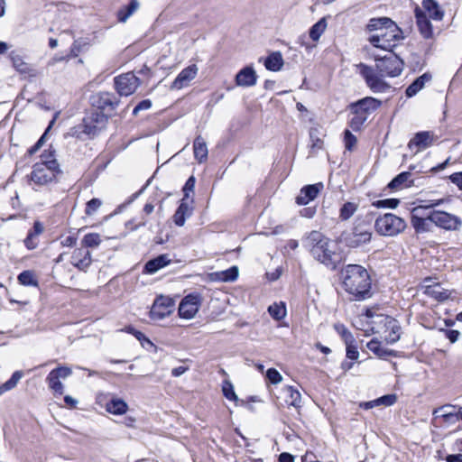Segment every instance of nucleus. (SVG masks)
Wrapping results in <instances>:
<instances>
[{"label":"nucleus","instance_id":"nucleus-1","mask_svg":"<svg viewBox=\"0 0 462 462\" xmlns=\"http://www.w3.org/2000/svg\"><path fill=\"white\" fill-rule=\"evenodd\" d=\"M403 67L402 60L393 51L383 58H375V68L364 63L358 65L360 74L374 93L386 92L390 88V85L384 81L383 78L399 76L402 72Z\"/></svg>","mask_w":462,"mask_h":462},{"label":"nucleus","instance_id":"nucleus-2","mask_svg":"<svg viewBox=\"0 0 462 462\" xmlns=\"http://www.w3.org/2000/svg\"><path fill=\"white\" fill-rule=\"evenodd\" d=\"M345 291L356 300L372 296V280L367 270L359 264H348L341 273Z\"/></svg>","mask_w":462,"mask_h":462},{"label":"nucleus","instance_id":"nucleus-3","mask_svg":"<svg viewBox=\"0 0 462 462\" xmlns=\"http://www.w3.org/2000/svg\"><path fill=\"white\" fill-rule=\"evenodd\" d=\"M370 32L377 31L369 37L370 43L379 49L392 51V49L403 39L402 30L387 17L373 18L367 24Z\"/></svg>","mask_w":462,"mask_h":462},{"label":"nucleus","instance_id":"nucleus-4","mask_svg":"<svg viewBox=\"0 0 462 462\" xmlns=\"http://www.w3.org/2000/svg\"><path fill=\"white\" fill-rule=\"evenodd\" d=\"M304 246L319 263L335 269V252L331 248L330 240L319 231H311L303 240Z\"/></svg>","mask_w":462,"mask_h":462},{"label":"nucleus","instance_id":"nucleus-5","mask_svg":"<svg viewBox=\"0 0 462 462\" xmlns=\"http://www.w3.org/2000/svg\"><path fill=\"white\" fill-rule=\"evenodd\" d=\"M36 162L30 174L31 182L36 187L49 186L57 181V176L61 173L60 165L56 159H43Z\"/></svg>","mask_w":462,"mask_h":462},{"label":"nucleus","instance_id":"nucleus-6","mask_svg":"<svg viewBox=\"0 0 462 462\" xmlns=\"http://www.w3.org/2000/svg\"><path fill=\"white\" fill-rule=\"evenodd\" d=\"M381 106V101L371 97H366L351 105L353 116L350 119L349 125L354 131H358L367 116L375 111Z\"/></svg>","mask_w":462,"mask_h":462},{"label":"nucleus","instance_id":"nucleus-7","mask_svg":"<svg viewBox=\"0 0 462 462\" xmlns=\"http://www.w3.org/2000/svg\"><path fill=\"white\" fill-rule=\"evenodd\" d=\"M406 226L405 220L393 213L379 216L374 221L375 231L383 236H396L402 233Z\"/></svg>","mask_w":462,"mask_h":462},{"label":"nucleus","instance_id":"nucleus-8","mask_svg":"<svg viewBox=\"0 0 462 462\" xmlns=\"http://www.w3.org/2000/svg\"><path fill=\"white\" fill-rule=\"evenodd\" d=\"M431 222L438 227L447 231H458L462 226V219L453 214L441 210H432L430 212Z\"/></svg>","mask_w":462,"mask_h":462},{"label":"nucleus","instance_id":"nucleus-9","mask_svg":"<svg viewBox=\"0 0 462 462\" xmlns=\"http://www.w3.org/2000/svg\"><path fill=\"white\" fill-rule=\"evenodd\" d=\"M107 121V115L97 111L93 112L83 119V133L94 137L106 128Z\"/></svg>","mask_w":462,"mask_h":462},{"label":"nucleus","instance_id":"nucleus-10","mask_svg":"<svg viewBox=\"0 0 462 462\" xmlns=\"http://www.w3.org/2000/svg\"><path fill=\"white\" fill-rule=\"evenodd\" d=\"M91 105L99 110V113L110 115L118 106L117 97L109 92H99L93 95L90 98Z\"/></svg>","mask_w":462,"mask_h":462},{"label":"nucleus","instance_id":"nucleus-11","mask_svg":"<svg viewBox=\"0 0 462 462\" xmlns=\"http://www.w3.org/2000/svg\"><path fill=\"white\" fill-rule=\"evenodd\" d=\"M372 231L367 225L357 224L353 228L352 233L346 237V244L351 248H357L368 244L372 239Z\"/></svg>","mask_w":462,"mask_h":462},{"label":"nucleus","instance_id":"nucleus-12","mask_svg":"<svg viewBox=\"0 0 462 462\" xmlns=\"http://www.w3.org/2000/svg\"><path fill=\"white\" fill-rule=\"evenodd\" d=\"M174 300L168 296L157 297L150 310L151 319L162 320L170 316L174 310Z\"/></svg>","mask_w":462,"mask_h":462},{"label":"nucleus","instance_id":"nucleus-13","mask_svg":"<svg viewBox=\"0 0 462 462\" xmlns=\"http://www.w3.org/2000/svg\"><path fill=\"white\" fill-rule=\"evenodd\" d=\"M71 374L72 370L68 366H59L51 370L46 378L49 388L56 394H63L64 385L60 382V379H66L71 375Z\"/></svg>","mask_w":462,"mask_h":462},{"label":"nucleus","instance_id":"nucleus-14","mask_svg":"<svg viewBox=\"0 0 462 462\" xmlns=\"http://www.w3.org/2000/svg\"><path fill=\"white\" fill-rule=\"evenodd\" d=\"M115 84L120 96H129L137 89L140 79L133 72H127L115 78Z\"/></svg>","mask_w":462,"mask_h":462},{"label":"nucleus","instance_id":"nucleus-15","mask_svg":"<svg viewBox=\"0 0 462 462\" xmlns=\"http://www.w3.org/2000/svg\"><path fill=\"white\" fill-rule=\"evenodd\" d=\"M200 300L199 294H189L184 297L179 306V315L186 319H192L199 311Z\"/></svg>","mask_w":462,"mask_h":462},{"label":"nucleus","instance_id":"nucleus-16","mask_svg":"<svg viewBox=\"0 0 462 462\" xmlns=\"http://www.w3.org/2000/svg\"><path fill=\"white\" fill-rule=\"evenodd\" d=\"M435 139L436 136L430 131L418 132L413 138L410 140L408 147L410 150H415V152H418L430 147Z\"/></svg>","mask_w":462,"mask_h":462},{"label":"nucleus","instance_id":"nucleus-17","mask_svg":"<svg viewBox=\"0 0 462 462\" xmlns=\"http://www.w3.org/2000/svg\"><path fill=\"white\" fill-rule=\"evenodd\" d=\"M411 223L416 233L430 232L433 224L430 218V213L426 215L424 212H420L418 208H412Z\"/></svg>","mask_w":462,"mask_h":462},{"label":"nucleus","instance_id":"nucleus-18","mask_svg":"<svg viewBox=\"0 0 462 462\" xmlns=\"http://www.w3.org/2000/svg\"><path fill=\"white\" fill-rule=\"evenodd\" d=\"M198 67L195 64L183 69L171 84V89H181L195 79L198 74Z\"/></svg>","mask_w":462,"mask_h":462},{"label":"nucleus","instance_id":"nucleus-19","mask_svg":"<svg viewBox=\"0 0 462 462\" xmlns=\"http://www.w3.org/2000/svg\"><path fill=\"white\" fill-rule=\"evenodd\" d=\"M324 189L322 182H318L311 185L304 186L300 192V195L296 198V202L299 205H307L310 201L314 200L319 193Z\"/></svg>","mask_w":462,"mask_h":462},{"label":"nucleus","instance_id":"nucleus-20","mask_svg":"<svg viewBox=\"0 0 462 462\" xmlns=\"http://www.w3.org/2000/svg\"><path fill=\"white\" fill-rule=\"evenodd\" d=\"M71 264L80 271H86L92 263L91 254L85 248H77L71 255Z\"/></svg>","mask_w":462,"mask_h":462},{"label":"nucleus","instance_id":"nucleus-21","mask_svg":"<svg viewBox=\"0 0 462 462\" xmlns=\"http://www.w3.org/2000/svg\"><path fill=\"white\" fill-rule=\"evenodd\" d=\"M236 84L238 87L249 88L253 87L257 82V75L251 66L243 68L236 76Z\"/></svg>","mask_w":462,"mask_h":462},{"label":"nucleus","instance_id":"nucleus-22","mask_svg":"<svg viewBox=\"0 0 462 462\" xmlns=\"http://www.w3.org/2000/svg\"><path fill=\"white\" fill-rule=\"evenodd\" d=\"M415 18L417 26L422 37L425 39L431 38L433 35L432 25L426 13L422 9L417 7L415 9Z\"/></svg>","mask_w":462,"mask_h":462},{"label":"nucleus","instance_id":"nucleus-23","mask_svg":"<svg viewBox=\"0 0 462 462\" xmlns=\"http://www.w3.org/2000/svg\"><path fill=\"white\" fill-rule=\"evenodd\" d=\"M414 185V180L411 179L410 171H403L394 177L387 185V188L392 190H401Z\"/></svg>","mask_w":462,"mask_h":462},{"label":"nucleus","instance_id":"nucleus-24","mask_svg":"<svg viewBox=\"0 0 462 462\" xmlns=\"http://www.w3.org/2000/svg\"><path fill=\"white\" fill-rule=\"evenodd\" d=\"M171 262L169 254H160L159 256L148 261L144 265V273L153 274L160 269L167 266Z\"/></svg>","mask_w":462,"mask_h":462},{"label":"nucleus","instance_id":"nucleus-25","mask_svg":"<svg viewBox=\"0 0 462 462\" xmlns=\"http://www.w3.org/2000/svg\"><path fill=\"white\" fill-rule=\"evenodd\" d=\"M192 214V208L189 207L185 198L180 201V206L173 215V222L178 226H182L185 224L186 218L189 217Z\"/></svg>","mask_w":462,"mask_h":462},{"label":"nucleus","instance_id":"nucleus-26","mask_svg":"<svg viewBox=\"0 0 462 462\" xmlns=\"http://www.w3.org/2000/svg\"><path fill=\"white\" fill-rule=\"evenodd\" d=\"M432 79V76L430 73L426 72L417 78L407 88H406V96L408 97H411L415 96L420 90H421L425 84L429 81H430Z\"/></svg>","mask_w":462,"mask_h":462},{"label":"nucleus","instance_id":"nucleus-27","mask_svg":"<svg viewBox=\"0 0 462 462\" xmlns=\"http://www.w3.org/2000/svg\"><path fill=\"white\" fill-rule=\"evenodd\" d=\"M367 348L379 358L386 359L389 356H396L394 350L387 349L382 346L381 342L373 338L366 345Z\"/></svg>","mask_w":462,"mask_h":462},{"label":"nucleus","instance_id":"nucleus-28","mask_svg":"<svg viewBox=\"0 0 462 462\" xmlns=\"http://www.w3.org/2000/svg\"><path fill=\"white\" fill-rule=\"evenodd\" d=\"M140 7L138 0H130L128 5L121 7L117 13V20L120 23H125Z\"/></svg>","mask_w":462,"mask_h":462},{"label":"nucleus","instance_id":"nucleus-29","mask_svg":"<svg viewBox=\"0 0 462 462\" xmlns=\"http://www.w3.org/2000/svg\"><path fill=\"white\" fill-rule=\"evenodd\" d=\"M10 59L12 60L13 66L14 69L22 73V74H28L30 76H34V70L31 67V65L27 62H25L23 58L16 54L15 52H11Z\"/></svg>","mask_w":462,"mask_h":462},{"label":"nucleus","instance_id":"nucleus-30","mask_svg":"<svg viewBox=\"0 0 462 462\" xmlns=\"http://www.w3.org/2000/svg\"><path fill=\"white\" fill-rule=\"evenodd\" d=\"M425 293L439 301H443L448 299L450 296V291L448 290L443 289L438 283L433 285H427L425 288Z\"/></svg>","mask_w":462,"mask_h":462},{"label":"nucleus","instance_id":"nucleus-31","mask_svg":"<svg viewBox=\"0 0 462 462\" xmlns=\"http://www.w3.org/2000/svg\"><path fill=\"white\" fill-rule=\"evenodd\" d=\"M127 409V403L120 398H113L106 404V411L115 415H122Z\"/></svg>","mask_w":462,"mask_h":462},{"label":"nucleus","instance_id":"nucleus-32","mask_svg":"<svg viewBox=\"0 0 462 462\" xmlns=\"http://www.w3.org/2000/svg\"><path fill=\"white\" fill-rule=\"evenodd\" d=\"M319 127H311L310 129V151L311 152H317L324 148V141L322 136H324Z\"/></svg>","mask_w":462,"mask_h":462},{"label":"nucleus","instance_id":"nucleus-33","mask_svg":"<svg viewBox=\"0 0 462 462\" xmlns=\"http://www.w3.org/2000/svg\"><path fill=\"white\" fill-rule=\"evenodd\" d=\"M451 407V405H445L437 408L433 411V415H435L436 418H442L444 422L448 424H455L458 421V414L452 411H447V409Z\"/></svg>","mask_w":462,"mask_h":462},{"label":"nucleus","instance_id":"nucleus-34","mask_svg":"<svg viewBox=\"0 0 462 462\" xmlns=\"http://www.w3.org/2000/svg\"><path fill=\"white\" fill-rule=\"evenodd\" d=\"M424 11L429 19L433 20H441L443 17V13L439 9V5L437 2L434 0H424L422 3Z\"/></svg>","mask_w":462,"mask_h":462},{"label":"nucleus","instance_id":"nucleus-35","mask_svg":"<svg viewBox=\"0 0 462 462\" xmlns=\"http://www.w3.org/2000/svg\"><path fill=\"white\" fill-rule=\"evenodd\" d=\"M194 156L199 162H202L208 157V147L206 142L201 136H198L194 140L193 143Z\"/></svg>","mask_w":462,"mask_h":462},{"label":"nucleus","instance_id":"nucleus-36","mask_svg":"<svg viewBox=\"0 0 462 462\" xmlns=\"http://www.w3.org/2000/svg\"><path fill=\"white\" fill-rule=\"evenodd\" d=\"M283 65L282 56L280 52H273L264 62V66L268 70L278 71Z\"/></svg>","mask_w":462,"mask_h":462},{"label":"nucleus","instance_id":"nucleus-37","mask_svg":"<svg viewBox=\"0 0 462 462\" xmlns=\"http://www.w3.org/2000/svg\"><path fill=\"white\" fill-rule=\"evenodd\" d=\"M327 20L325 17L319 20L315 24L311 26L310 29V37L312 41L317 42L323 34L327 28Z\"/></svg>","mask_w":462,"mask_h":462},{"label":"nucleus","instance_id":"nucleus-38","mask_svg":"<svg viewBox=\"0 0 462 462\" xmlns=\"http://www.w3.org/2000/svg\"><path fill=\"white\" fill-rule=\"evenodd\" d=\"M23 376V374L22 371H15L9 380L0 385V395L15 388Z\"/></svg>","mask_w":462,"mask_h":462},{"label":"nucleus","instance_id":"nucleus-39","mask_svg":"<svg viewBox=\"0 0 462 462\" xmlns=\"http://www.w3.org/2000/svg\"><path fill=\"white\" fill-rule=\"evenodd\" d=\"M101 242V236L98 233H88L84 236L81 244L86 248H97Z\"/></svg>","mask_w":462,"mask_h":462},{"label":"nucleus","instance_id":"nucleus-40","mask_svg":"<svg viewBox=\"0 0 462 462\" xmlns=\"http://www.w3.org/2000/svg\"><path fill=\"white\" fill-rule=\"evenodd\" d=\"M285 392L289 395L290 400H286L290 406H293L295 408L300 407L301 404V394L300 393L294 389L292 386H286L284 388Z\"/></svg>","mask_w":462,"mask_h":462},{"label":"nucleus","instance_id":"nucleus-41","mask_svg":"<svg viewBox=\"0 0 462 462\" xmlns=\"http://www.w3.org/2000/svg\"><path fill=\"white\" fill-rule=\"evenodd\" d=\"M268 312L275 320H281L286 316V308L282 302L280 304L273 303L269 306Z\"/></svg>","mask_w":462,"mask_h":462},{"label":"nucleus","instance_id":"nucleus-42","mask_svg":"<svg viewBox=\"0 0 462 462\" xmlns=\"http://www.w3.org/2000/svg\"><path fill=\"white\" fill-rule=\"evenodd\" d=\"M357 210V205L353 202H346L340 208L339 217L342 220L349 219Z\"/></svg>","mask_w":462,"mask_h":462},{"label":"nucleus","instance_id":"nucleus-43","mask_svg":"<svg viewBox=\"0 0 462 462\" xmlns=\"http://www.w3.org/2000/svg\"><path fill=\"white\" fill-rule=\"evenodd\" d=\"M444 199H430V200H419L418 205L414 207L413 208L420 209V212H424L426 209L434 208L435 207H438L444 203Z\"/></svg>","mask_w":462,"mask_h":462},{"label":"nucleus","instance_id":"nucleus-44","mask_svg":"<svg viewBox=\"0 0 462 462\" xmlns=\"http://www.w3.org/2000/svg\"><path fill=\"white\" fill-rule=\"evenodd\" d=\"M238 268L232 266L229 269L217 273L219 279L223 282H233L238 277Z\"/></svg>","mask_w":462,"mask_h":462},{"label":"nucleus","instance_id":"nucleus-45","mask_svg":"<svg viewBox=\"0 0 462 462\" xmlns=\"http://www.w3.org/2000/svg\"><path fill=\"white\" fill-rule=\"evenodd\" d=\"M222 392H223L224 396L227 400L235 401V402L238 401V397L236 394L235 390H234V386H233V384H232V383L230 381L225 380L223 382Z\"/></svg>","mask_w":462,"mask_h":462},{"label":"nucleus","instance_id":"nucleus-46","mask_svg":"<svg viewBox=\"0 0 462 462\" xmlns=\"http://www.w3.org/2000/svg\"><path fill=\"white\" fill-rule=\"evenodd\" d=\"M400 200L398 199H380L373 202V206L377 208H395L398 207Z\"/></svg>","mask_w":462,"mask_h":462},{"label":"nucleus","instance_id":"nucleus-47","mask_svg":"<svg viewBox=\"0 0 462 462\" xmlns=\"http://www.w3.org/2000/svg\"><path fill=\"white\" fill-rule=\"evenodd\" d=\"M101 205H102V201L99 199H90L86 205V208H85L86 215H88V216L94 215L98 210V208L101 207Z\"/></svg>","mask_w":462,"mask_h":462},{"label":"nucleus","instance_id":"nucleus-48","mask_svg":"<svg viewBox=\"0 0 462 462\" xmlns=\"http://www.w3.org/2000/svg\"><path fill=\"white\" fill-rule=\"evenodd\" d=\"M357 142L356 137L349 131L345 130L344 132V143L345 147L347 151H352L356 146Z\"/></svg>","mask_w":462,"mask_h":462},{"label":"nucleus","instance_id":"nucleus-49","mask_svg":"<svg viewBox=\"0 0 462 462\" xmlns=\"http://www.w3.org/2000/svg\"><path fill=\"white\" fill-rule=\"evenodd\" d=\"M18 281L23 285H36L37 282L33 279V274L30 271H23L18 275Z\"/></svg>","mask_w":462,"mask_h":462},{"label":"nucleus","instance_id":"nucleus-50","mask_svg":"<svg viewBox=\"0 0 462 462\" xmlns=\"http://www.w3.org/2000/svg\"><path fill=\"white\" fill-rule=\"evenodd\" d=\"M400 326L393 324L391 327V332L385 337V341L388 344H394L400 339Z\"/></svg>","mask_w":462,"mask_h":462},{"label":"nucleus","instance_id":"nucleus-51","mask_svg":"<svg viewBox=\"0 0 462 462\" xmlns=\"http://www.w3.org/2000/svg\"><path fill=\"white\" fill-rule=\"evenodd\" d=\"M377 405H383V406H392L397 401V396L395 394H386L380 398L376 399Z\"/></svg>","mask_w":462,"mask_h":462},{"label":"nucleus","instance_id":"nucleus-52","mask_svg":"<svg viewBox=\"0 0 462 462\" xmlns=\"http://www.w3.org/2000/svg\"><path fill=\"white\" fill-rule=\"evenodd\" d=\"M266 377L270 383L277 384L282 382V374L274 368H269L266 372Z\"/></svg>","mask_w":462,"mask_h":462},{"label":"nucleus","instance_id":"nucleus-53","mask_svg":"<svg viewBox=\"0 0 462 462\" xmlns=\"http://www.w3.org/2000/svg\"><path fill=\"white\" fill-rule=\"evenodd\" d=\"M195 182H196V180L193 176H190L187 180V181L183 187V193H184L183 198H185V200H187L189 198V193H192L194 191Z\"/></svg>","mask_w":462,"mask_h":462},{"label":"nucleus","instance_id":"nucleus-54","mask_svg":"<svg viewBox=\"0 0 462 462\" xmlns=\"http://www.w3.org/2000/svg\"><path fill=\"white\" fill-rule=\"evenodd\" d=\"M354 340H350L346 345V357L351 360H356L359 356L357 347L353 345Z\"/></svg>","mask_w":462,"mask_h":462},{"label":"nucleus","instance_id":"nucleus-55","mask_svg":"<svg viewBox=\"0 0 462 462\" xmlns=\"http://www.w3.org/2000/svg\"><path fill=\"white\" fill-rule=\"evenodd\" d=\"M336 330L343 337L346 343H348L350 340H354V337L350 331L344 325H336Z\"/></svg>","mask_w":462,"mask_h":462},{"label":"nucleus","instance_id":"nucleus-56","mask_svg":"<svg viewBox=\"0 0 462 462\" xmlns=\"http://www.w3.org/2000/svg\"><path fill=\"white\" fill-rule=\"evenodd\" d=\"M23 242H24V245L29 250H32V249L36 248L38 245L37 236H35L34 234H31L30 232L28 233V235Z\"/></svg>","mask_w":462,"mask_h":462},{"label":"nucleus","instance_id":"nucleus-57","mask_svg":"<svg viewBox=\"0 0 462 462\" xmlns=\"http://www.w3.org/2000/svg\"><path fill=\"white\" fill-rule=\"evenodd\" d=\"M440 331L444 333L445 337L450 341V343H455L460 335L457 330L441 329Z\"/></svg>","mask_w":462,"mask_h":462},{"label":"nucleus","instance_id":"nucleus-58","mask_svg":"<svg viewBox=\"0 0 462 462\" xmlns=\"http://www.w3.org/2000/svg\"><path fill=\"white\" fill-rule=\"evenodd\" d=\"M152 106V102L149 99L141 101L133 110V114L136 116L139 111L147 110Z\"/></svg>","mask_w":462,"mask_h":462},{"label":"nucleus","instance_id":"nucleus-59","mask_svg":"<svg viewBox=\"0 0 462 462\" xmlns=\"http://www.w3.org/2000/svg\"><path fill=\"white\" fill-rule=\"evenodd\" d=\"M54 123V120H52L51 122V124L49 125L46 132L41 136V138L37 141V143L31 148L30 150V152L31 153H33L35 152L38 149H40V147L42 145L43 142H44V139H45V136L47 134V132L48 130L51 127V125H53Z\"/></svg>","mask_w":462,"mask_h":462},{"label":"nucleus","instance_id":"nucleus-60","mask_svg":"<svg viewBox=\"0 0 462 462\" xmlns=\"http://www.w3.org/2000/svg\"><path fill=\"white\" fill-rule=\"evenodd\" d=\"M450 180L456 184L459 189L462 190V171L461 172H456L450 175L449 177Z\"/></svg>","mask_w":462,"mask_h":462},{"label":"nucleus","instance_id":"nucleus-61","mask_svg":"<svg viewBox=\"0 0 462 462\" xmlns=\"http://www.w3.org/2000/svg\"><path fill=\"white\" fill-rule=\"evenodd\" d=\"M76 243H77V238L72 236H68L64 237L60 242L61 245L65 246V247H72L76 245Z\"/></svg>","mask_w":462,"mask_h":462},{"label":"nucleus","instance_id":"nucleus-62","mask_svg":"<svg viewBox=\"0 0 462 462\" xmlns=\"http://www.w3.org/2000/svg\"><path fill=\"white\" fill-rule=\"evenodd\" d=\"M31 234H34L35 236H38L40 234L43 232V226L41 222H34L32 230L29 231Z\"/></svg>","mask_w":462,"mask_h":462},{"label":"nucleus","instance_id":"nucleus-63","mask_svg":"<svg viewBox=\"0 0 462 462\" xmlns=\"http://www.w3.org/2000/svg\"><path fill=\"white\" fill-rule=\"evenodd\" d=\"M279 462H294V456L290 453L283 452L279 456Z\"/></svg>","mask_w":462,"mask_h":462},{"label":"nucleus","instance_id":"nucleus-64","mask_svg":"<svg viewBox=\"0 0 462 462\" xmlns=\"http://www.w3.org/2000/svg\"><path fill=\"white\" fill-rule=\"evenodd\" d=\"M447 462H462V454L448 455L446 457Z\"/></svg>","mask_w":462,"mask_h":462}]
</instances>
